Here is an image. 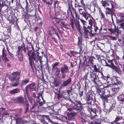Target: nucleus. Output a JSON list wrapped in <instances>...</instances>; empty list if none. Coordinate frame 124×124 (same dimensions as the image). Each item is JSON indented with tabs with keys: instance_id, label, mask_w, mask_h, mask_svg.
Instances as JSON below:
<instances>
[{
	"instance_id": "obj_1",
	"label": "nucleus",
	"mask_w": 124,
	"mask_h": 124,
	"mask_svg": "<svg viewBox=\"0 0 124 124\" xmlns=\"http://www.w3.org/2000/svg\"><path fill=\"white\" fill-rule=\"evenodd\" d=\"M31 54V51H29L28 53V55L29 56V60L30 66L31 68H32V64H34L33 60L35 62L36 64L38 65L39 62L41 63V57L39 56V54L38 52H37L36 53H35L34 52H33Z\"/></svg>"
},
{
	"instance_id": "obj_2",
	"label": "nucleus",
	"mask_w": 124,
	"mask_h": 124,
	"mask_svg": "<svg viewBox=\"0 0 124 124\" xmlns=\"http://www.w3.org/2000/svg\"><path fill=\"white\" fill-rule=\"evenodd\" d=\"M20 73L19 72H13L11 76L10 77V79L11 81L15 82L13 83L12 85L14 86H17L19 84L18 80L20 78Z\"/></svg>"
},
{
	"instance_id": "obj_3",
	"label": "nucleus",
	"mask_w": 124,
	"mask_h": 124,
	"mask_svg": "<svg viewBox=\"0 0 124 124\" xmlns=\"http://www.w3.org/2000/svg\"><path fill=\"white\" fill-rule=\"evenodd\" d=\"M104 61L106 63L105 65L106 66L111 68L113 69H117L116 68V67L114 65V63L116 65L118 64V61L116 60L115 59H113L109 61L108 62L109 64L107 63L105 61Z\"/></svg>"
},
{
	"instance_id": "obj_4",
	"label": "nucleus",
	"mask_w": 124,
	"mask_h": 124,
	"mask_svg": "<svg viewBox=\"0 0 124 124\" xmlns=\"http://www.w3.org/2000/svg\"><path fill=\"white\" fill-rule=\"evenodd\" d=\"M89 24L90 25V26H87V25H85L83 27V30L84 34L86 36H87L88 34V32H89L88 31V30L87 29H90L92 28V26L93 23V20L90 19L88 20Z\"/></svg>"
},
{
	"instance_id": "obj_5",
	"label": "nucleus",
	"mask_w": 124,
	"mask_h": 124,
	"mask_svg": "<svg viewBox=\"0 0 124 124\" xmlns=\"http://www.w3.org/2000/svg\"><path fill=\"white\" fill-rule=\"evenodd\" d=\"M36 86H35V84L34 83H33L31 84L30 85H29L26 87V91L27 94L28 93L29 90L31 91L36 90L35 89Z\"/></svg>"
},
{
	"instance_id": "obj_6",
	"label": "nucleus",
	"mask_w": 124,
	"mask_h": 124,
	"mask_svg": "<svg viewBox=\"0 0 124 124\" xmlns=\"http://www.w3.org/2000/svg\"><path fill=\"white\" fill-rule=\"evenodd\" d=\"M95 60L94 57L93 56H91L89 58L88 61L86 62V65L87 66H91L93 67L94 64H95L94 61Z\"/></svg>"
},
{
	"instance_id": "obj_7",
	"label": "nucleus",
	"mask_w": 124,
	"mask_h": 124,
	"mask_svg": "<svg viewBox=\"0 0 124 124\" xmlns=\"http://www.w3.org/2000/svg\"><path fill=\"white\" fill-rule=\"evenodd\" d=\"M112 82L113 84L112 85H117L121 87L123 85L122 83L121 82L118 81L116 77L113 78L112 81Z\"/></svg>"
},
{
	"instance_id": "obj_8",
	"label": "nucleus",
	"mask_w": 124,
	"mask_h": 124,
	"mask_svg": "<svg viewBox=\"0 0 124 124\" xmlns=\"http://www.w3.org/2000/svg\"><path fill=\"white\" fill-rule=\"evenodd\" d=\"M111 4L112 6V8L107 7L106 8V15L108 14L111 15L112 18V14L113 13L114 10L113 8V6L111 3Z\"/></svg>"
},
{
	"instance_id": "obj_9",
	"label": "nucleus",
	"mask_w": 124,
	"mask_h": 124,
	"mask_svg": "<svg viewBox=\"0 0 124 124\" xmlns=\"http://www.w3.org/2000/svg\"><path fill=\"white\" fill-rule=\"evenodd\" d=\"M74 21L76 27L77 29L80 34H82L83 33V31L81 28V26L80 25L79 22L78 21Z\"/></svg>"
},
{
	"instance_id": "obj_10",
	"label": "nucleus",
	"mask_w": 124,
	"mask_h": 124,
	"mask_svg": "<svg viewBox=\"0 0 124 124\" xmlns=\"http://www.w3.org/2000/svg\"><path fill=\"white\" fill-rule=\"evenodd\" d=\"M61 72L67 73L69 71V67L66 65H64L60 68Z\"/></svg>"
},
{
	"instance_id": "obj_11",
	"label": "nucleus",
	"mask_w": 124,
	"mask_h": 124,
	"mask_svg": "<svg viewBox=\"0 0 124 124\" xmlns=\"http://www.w3.org/2000/svg\"><path fill=\"white\" fill-rule=\"evenodd\" d=\"M6 50L3 48L2 50V59L4 61L7 62L8 61V60L7 57V54L6 52Z\"/></svg>"
},
{
	"instance_id": "obj_12",
	"label": "nucleus",
	"mask_w": 124,
	"mask_h": 124,
	"mask_svg": "<svg viewBox=\"0 0 124 124\" xmlns=\"http://www.w3.org/2000/svg\"><path fill=\"white\" fill-rule=\"evenodd\" d=\"M71 81V78H69L67 80L64 81L60 87H65L67 86L70 83Z\"/></svg>"
},
{
	"instance_id": "obj_13",
	"label": "nucleus",
	"mask_w": 124,
	"mask_h": 124,
	"mask_svg": "<svg viewBox=\"0 0 124 124\" xmlns=\"http://www.w3.org/2000/svg\"><path fill=\"white\" fill-rule=\"evenodd\" d=\"M105 96L102 97V99L104 100V101L106 100L107 99L108 97H112L113 94H110L109 90L107 89V92H105Z\"/></svg>"
},
{
	"instance_id": "obj_14",
	"label": "nucleus",
	"mask_w": 124,
	"mask_h": 124,
	"mask_svg": "<svg viewBox=\"0 0 124 124\" xmlns=\"http://www.w3.org/2000/svg\"><path fill=\"white\" fill-rule=\"evenodd\" d=\"M119 86L115 85H112V91L113 93L115 94L118 92L119 89Z\"/></svg>"
},
{
	"instance_id": "obj_15",
	"label": "nucleus",
	"mask_w": 124,
	"mask_h": 124,
	"mask_svg": "<svg viewBox=\"0 0 124 124\" xmlns=\"http://www.w3.org/2000/svg\"><path fill=\"white\" fill-rule=\"evenodd\" d=\"M16 100L18 103H21L22 104L24 103V99L23 97H18L16 98Z\"/></svg>"
},
{
	"instance_id": "obj_16",
	"label": "nucleus",
	"mask_w": 124,
	"mask_h": 124,
	"mask_svg": "<svg viewBox=\"0 0 124 124\" xmlns=\"http://www.w3.org/2000/svg\"><path fill=\"white\" fill-rule=\"evenodd\" d=\"M20 91V90L19 89L17 88L10 90V93L11 94H13L19 92Z\"/></svg>"
},
{
	"instance_id": "obj_17",
	"label": "nucleus",
	"mask_w": 124,
	"mask_h": 124,
	"mask_svg": "<svg viewBox=\"0 0 124 124\" xmlns=\"http://www.w3.org/2000/svg\"><path fill=\"white\" fill-rule=\"evenodd\" d=\"M101 2L102 4V6L104 7H106L107 6H108L109 5V3L107 1L102 0Z\"/></svg>"
},
{
	"instance_id": "obj_18",
	"label": "nucleus",
	"mask_w": 124,
	"mask_h": 124,
	"mask_svg": "<svg viewBox=\"0 0 124 124\" xmlns=\"http://www.w3.org/2000/svg\"><path fill=\"white\" fill-rule=\"evenodd\" d=\"M43 117L44 118H46V119L48 120L51 123L54 124H55V123L54 121L51 120L49 116L46 115H43Z\"/></svg>"
},
{
	"instance_id": "obj_19",
	"label": "nucleus",
	"mask_w": 124,
	"mask_h": 124,
	"mask_svg": "<svg viewBox=\"0 0 124 124\" xmlns=\"http://www.w3.org/2000/svg\"><path fill=\"white\" fill-rule=\"evenodd\" d=\"M121 18L119 19H118L117 21L118 23L124 22V14H121L120 15Z\"/></svg>"
},
{
	"instance_id": "obj_20",
	"label": "nucleus",
	"mask_w": 124,
	"mask_h": 124,
	"mask_svg": "<svg viewBox=\"0 0 124 124\" xmlns=\"http://www.w3.org/2000/svg\"><path fill=\"white\" fill-rule=\"evenodd\" d=\"M27 121L26 120H23L22 121L21 118L19 119L18 120H17L16 122V124H22L23 122L27 123Z\"/></svg>"
},
{
	"instance_id": "obj_21",
	"label": "nucleus",
	"mask_w": 124,
	"mask_h": 124,
	"mask_svg": "<svg viewBox=\"0 0 124 124\" xmlns=\"http://www.w3.org/2000/svg\"><path fill=\"white\" fill-rule=\"evenodd\" d=\"M29 81V79L28 78H27L24 79V80L22 81L21 83L22 85H26L28 83Z\"/></svg>"
},
{
	"instance_id": "obj_22",
	"label": "nucleus",
	"mask_w": 124,
	"mask_h": 124,
	"mask_svg": "<svg viewBox=\"0 0 124 124\" xmlns=\"http://www.w3.org/2000/svg\"><path fill=\"white\" fill-rule=\"evenodd\" d=\"M5 2L3 0H0V7L2 8L4 6L6 5Z\"/></svg>"
},
{
	"instance_id": "obj_23",
	"label": "nucleus",
	"mask_w": 124,
	"mask_h": 124,
	"mask_svg": "<svg viewBox=\"0 0 124 124\" xmlns=\"http://www.w3.org/2000/svg\"><path fill=\"white\" fill-rule=\"evenodd\" d=\"M25 105H26V108L25 109L24 112L25 114H26L27 113V112L28 111V110L29 108V105L28 102L25 101Z\"/></svg>"
},
{
	"instance_id": "obj_24",
	"label": "nucleus",
	"mask_w": 124,
	"mask_h": 124,
	"mask_svg": "<svg viewBox=\"0 0 124 124\" xmlns=\"http://www.w3.org/2000/svg\"><path fill=\"white\" fill-rule=\"evenodd\" d=\"M94 31L95 32V33H99L100 32V30L98 29V27L96 25L94 24Z\"/></svg>"
},
{
	"instance_id": "obj_25",
	"label": "nucleus",
	"mask_w": 124,
	"mask_h": 124,
	"mask_svg": "<svg viewBox=\"0 0 124 124\" xmlns=\"http://www.w3.org/2000/svg\"><path fill=\"white\" fill-rule=\"evenodd\" d=\"M18 57L19 60L21 62H22L23 60V56L21 53H19V52L18 54Z\"/></svg>"
},
{
	"instance_id": "obj_26",
	"label": "nucleus",
	"mask_w": 124,
	"mask_h": 124,
	"mask_svg": "<svg viewBox=\"0 0 124 124\" xmlns=\"http://www.w3.org/2000/svg\"><path fill=\"white\" fill-rule=\"evenodd\" d=\"M122 116H117L115 118V119L113 123H116L120 120H121L122 119Z\"/></svg>"
},
{
	"instance_id": "obj_27",
	"label": "nucleus",
	"mask_w": 124,
	"mask_h": 124,
	"mask_svg": "<svg viewBox=\"0 0 124 124\" xmlns=\"http://www.w3.org/2000/svg\"><path fill=\"white\" fill-rule=\"evenodd\" d=\"M107 38L108 39H110L112 40H116V38L115 37L110 35L107 36Z\"/></svg>"
},
{
	"instance_id": "obj_28",
	"label": "nucleus",
	"mask_w": 124,
	"mask_h": 124,
	"mask_svg": "<svg viewBox=\"0 0 124 124\" xmlns=\"http://www.w3.org/2000/svg\"><path fill=\"white\" fill-rule=\"evenodd\" d=\"M26 5L25 7L26 10V11H28L29 9V8L30 6V5L27 2V0H26Z\"/></svg>"
},
{
	"instance_id": "obj_29",
	"label": "nucleus",
	"mask_w": 124,
	"mask_h": 124,
	"mask_svg": "<svg viewBox=\"0 0 124 124\" xmlns=\"http://www.w3.org/2000/svg\"><path fill=\"white\" fill-rule=\"evenodd\" d=\"M115 103H113L110 106V108L109 109L108 113H109L112 111V110L115 108Z\"/></svg>"
},
{
	"instance_id": "obj_30",
	"label": "nucleus",
	"mask_w": 124,
	"mask_h": 124,
	"mask_svg": "<svg viewBox=\"0 0 124 124\" xmlns=\"http://www.w3.org/2000/svg\"><path fill=\"white\" fill-rule=\"evenodd\" d=\"M76 115V113L73 112H71L70 113L67 114L68 116L69 117L70 116H73Z\"/></svg>"
},
{
	"instance_id": "obj_31",
	"label": "nucleus",
	"mask_w": 124,
	"mask_h": 124,
	"mask_svg": "<svg viewBox=\"0 0 124 124\" xmlns=\"http://www.w3.org/2000/svg\"><path fill=\"white\" fill-rule=\"evenodd\" d=\"M96 108H93V109H92V112L91 113H93L94 114H92V115L93 116H96Z\"/></svg>"
},
{
	"instance_id": "obj_32",
	"label": "nucleus",
	"mask_w": 124,
	"mask_h": 124,
	"mask_svg": "<svg viewBox=\"0 0 124 124\" xmlns=\"http://www.w3.org/2000/svg\"><path fill=\"white\" fill-rule=\"evenodd\" d=\"M79 20H80L81 22H82V23L83 25V27L85 25L86 26V25H87L86 23H87L86 22V21H84V20L81 19L80 18L79 19Z\"/></svg>"
},
{
	"instance_id": "obj_33",
	"label": "nucleus",
	"mask_w": 124,
	"mask_h": 124,
	"mask_svg": "<svg viewBox=\"0 0 124 124\" xmlns=\"http://www.w3.org/2000/svg\"><path fill=\"white\" fill-rule=\"evenodd\" d=\"M59 83V81L57 80H55L54 81V84L55 86H58Z\"/></svg>"
},
{
	"instance_id": "obj_34",
	"label": "nucleus",
	"mask_w": 124,
	"mask_h": 124,
	"mask_svg": "<svg viewBox=\"0 0 124 124\" xmlns=\"http://www.w3.org/2000/svg\"><path fill=\"white\" fill-rule=\"evenodd\" d=\"M60 69L55 70V75L56 76H58V75L60 74Z\"/></svg>"
},
{
	"instance_id": "obj_35",
	"label": "nucleus",
	"mask_w": 124,
	"mask_h": 124,
	"mask_svg": "<svg viewBox=\"0 0 124 124\" xmlns=\"http://www.w3.org/2000/svg\"><path fill=\"white\" fill-rule=\"evenodd\" d=\"M41 98H42V99L43 100V101L40 102L39 101H38V102H39V105L40 106H41V105H42L44 104L45 103V102L44 101L43 97L42 96H41Z\"/></svg>"
},
{
	"instance_id": "obj_36",
	"label": "nucleus",
	"mask_w": 124,
	"mask_h": 124,
	"mask_svg": "<svg viewBox=\"0 0 124 124\" xmlns=\"http://www.w3.org/2000/svg\"><path fill=\"white\" fill-rule=\"evenodd\" d=\"M108 30L110 32L111 34L114 33L116 31L115 29H109Z\"/></svg>"
},
{
	"instance_id": "obj_37",
	"label": "nucleus",
	"mask_w": 124,
	"mask_h": 124,
	"mask_svg": "<svg viewBox=\"0 0 124 124\" xmlns=\"http://www.w3.org/2000/svg\"><path fill=\"white\" fill-rule=\"evenodd\" d=\"M70 23L71 25L72 29H74V24L73 21L72 19H71L70 21Z\"/></svg>"
},
{
	"instance_id": "obj_38",
	"label": "nucleus",
	"mask_w": 124,
	"mask_h": 124,
	"mask_svg": "<svg viewBox=\"0 0 124 124\" xmlns=\"http://www.w3.org/2000/svg\"><path fill=\"white\" fill-rule=\"evenodd\" d=\"M82 44V39L81 38H78V46L79 45L80 46V45H81Z\"/></svg>"
},
{
	"instance_id": "obj_39",
	"label": "nucleus",
	"mask_w": 124,
	"mask_h": 124,
	"mask_svg": "<svg viewBox=\"0 0 124 124\" xmlns=\"http://www.w3.org/2000/svg\"><path fill=\"white\" fill-rule=\"evenodd\" d=\"M72 87H71L70 88V90H67V96H70V94L69 93L71 92H72Z\"/></svg>"
},
{
	"instance_id": "obj_40",
	"label": "nucleus",
	"mask_w": 124,
	"mask_h": 124,
	"mask_svg": "<svg viewBox=\"0 0 124 124\" xmlns=\"http://www.w3.org/2000/svg\"><path fill=\"white\" fill-rule=\"evenodd\" d=\"M122 22L119 24V25L120 26V27L119 28H122L124 30V22Z\"/></svg>"
},
{
	"instance_id": "obj_41",
	"label": "nucleus",
	"mask_w": 124,
	"mask_h": 124,
	"mask_svg": "<svg viewBox=\"0 0 124 124\" xmlns=\"http://www.w3.org/2000/svg\"><path fill=\"white\" fill-rule=\"evenodd\" d=\"M27 94V95L28 96V98L30 101V102L31 104H32V103L33 101V100L32 98L30 97V96H28V93Z\"/></svg>"
},
{
	"instance_id": "obj_42",
	"label": "nucleus",
	"mask_w": 124,
	"mask_h": 124,
	"mask_svg": "<svg viewBox=\"0 0 124 124\" xmlns=\"http://www.w3.org/2000/svg\"><path fill=\"white\" fill-rule=\"evenodd\" d=\"M92 67H93L94 68V70L95 71L97 72L98 71V69L96 67V65L94 64Z\"/></svg>"
},
{
	"instance_id": "obj_43",
	"label": "nucleus",
	"mask_w": 124,
	"mask_h": 124,
	"mask_svg": "<svg viewBox=\"0 0 124 124\" xmlns=\"http://www.w3.org/2000/svg\"><path fill=\"white\" fill-rule=\"evenodd\" d=\"M62 73V78L63 79L65 78L66 75L65 73H64L63 72H61Z\"/></svg>"
},
{
	"instance_id": "obj_44",
	"label": "nucleus",
	"mask_w": 124,
	"mask_h": 124,
	"mask_svg": "<svg viewBox=\"0 0 124 124\" xmlns=\"http://www.w3.org/2000/svg\"><path fill=\"white\" fill-rule=\"evenodd\" d=\"M91 98L90 97V96L89 95H88L86 97V99L88 101H90L91 100Z\"/></svg>"
},
{
	"instance_id": "obj_45",
	"label": "nucleus",
	"mask_w": 124,
	"mask_h": 124,
	"mask_svg": "<svg viewBox=\"0 0 124 124\" xmlns=\"http://www.w3.org/2000/svg\"><path fill=\"white\" fill-rule=\"evenodd\" d=\"M82 15L83 17H84L86 19V16H87V14L85 13V12H83L82 13V14H81Z\"/></svg>"
},
{
	"instance_id": "obj_46",
	"label": "nucleus",
	"mask_w": 124,
	"mask_h": 124,
	"mask_svg": "<svg viewBox=\"0 0 124 124\" xmlns=\"http://www.w3.org/2000/svg\"><path fill=\"white\" fill-rule=\"evenodd\" d=\"M78 104L77 105V106L78 108H80L81 106V103L80 101H77Z\"/></svg>"
},
{
	"instance_id": "obj_47",
	"label": "nucleus",
	"mask_w": 124,
	"mask_h": 124,
	"mask_svg": "<svg viewBox=\"0 0 124 124\" xmlns=\"http://www.w3.org/2000/svg\"><path fill=\"white\" fill-rule=\"evenodd\" d=\"M104 88V90H105V88H106L107 89H110L111 88V87L109 85H107L106 86H105V85L103 86Z\"/></svg>"
},
{
	"instance_id": "obj_48",
	"label": "nucleus",
	"mask_w": 124,
	"mask_h": 124,
	"mask_svg": "<svg viewBox=\"0 0 124 124\" xmlns=\"http://www.w3.org/2000/svg\"><path fill=\"white\" fill-rule=\"evenodd\" d=\"M101 18H103V19H104L105 18V16H104V14L102 13V11H101Z\"/></svg>"
},
{
	"instance_id": "obj_49",
	"label": "nucleus",
	"mask_w": 124,
	"mask_h": 124,
	"mask_svg": "<svg viewBox=\"0 0 124 124\" xmlns=\"http://www.w3.org/2000/svg\"><path fill=\"white\" fill-rule=\"evenodd\" d=\"M60 69L59 68H58L57 66L53 67L52 69L53 70H55Z\"/></svg>"
},
{
	"instance_id": "obj_50",
	"label": "nucleus",
	"mask_w": 124,
	"mask_h": 124,
	"mask_svg": "<svg viewBox=\"0 0 124 124\" xmlns=\"http://www.w3.org/2000/svg\"><path fill=\"white\" fill-rule=\"evenodd\" d=\"M64 98L66 100H68L69 101H71V103H72L73 102L71 100V99L69 98Z\"/></svg>"
},
{
	"instance_id": "obj_51",
	"label": "nucleus",
	"mask_w": 124,
	"mask_h": 124,
	"mask_svg": "<svg viewBox=\"0 0 124 124\" xmlns=\"http://www.w3.org/2000/svg\"><path fill=\"white\" fill-rule=\"evenodd\" d=\"M87 77V74H85L83 77V79H84L85 80L86 79Z\"/></svg>"
},
{
	"instance_id": "obj_52",
	"label": "nucleus",
	"mask_w": 124,
	"mask_h": 124,
	"mask_svg": "<svg viewBox=\"0 0 124 124\" xmlns=\"http://www.w3.org/2000/svg\"><path fill=\"white\" fill-rule=\"evenodd\" d=\"M45 3H46V4H47L48 5H52V2H50L49 1H48L47 2V1H46V2H45Z\"/></svg>"
},
{
	"instance_id": "obj_53",
	"label": "nucleus",
	"mask_w": 124,
	"mask_h": 124,
	"mask_svg": "<svg viewBox=\"0 0 124 124\" xmlns=\"http://www.w3.org/2000/svg\"><path fill=\"white\" fill-rule=\"evenodd\" d=\"M59 64V63L58 62H57L55 63L54 65L53 66V67H54V66H57Z\"/></svg>"
},
{
	"instance_id": "obj_54",
	"label": "nucleus",
	"mask_w": 124,
	"mask_h": 124,
	"mask_svg": "<svg viewBox=\"0 0 124 124\" xmlns=\"http://www.w3.org/2000/svg\"><path fill=\"white\" fill-rule=\"evenodd\" d=\"M82 9H79V12L80 14H82L83 12L82 11Z\"/></svg>"
},
{
	"instance_id": "obj_55",
	"label": "nucleus",
	"mask_w": 124,
	"mask_h": 124,
	"mask_svg": "<svg viewBox=\"0 0 124 124\" xmlns=\"http://www.w3.org/2000/svg\"><path fill=\"white\" fill-rule=\"evenodd\" d=\"M62 97V96L61 95L59 94L57 95V98L59 99L61 98Z\"/></svg>"
},
{
	"instance_id": "obj_56",
	"label": "nucleus",
	"mask_w": 124,
	"mask_h": 124,
	"mask_svg": "<svg viewBox=\"0 0 124 124\" xmlns=\"http://www.w3.org/2000/svg\"><path fill=\"white\" fill-rule=\"evenodd\" d=\"M58 1H56L54 2V8H55L56 7V4L58 3Z\"/></svg>"
},
{
	"instance_id": "obj_57",
	"label": "nucleus",
	"mask_w": 124,
	"mask_h": 124,
	"mask_svg": "<svg viewBox=\"0 0 124 124\" xmlns=\"http://www.w3.org/2000/svg\"><path fill=\"white\" fill-rule=\"evenodd\" d=\"M114 57V58H115L116 59V60L117 61H118V60L119 59V57L116 55Z\"/></svg>"
},
{
	"instance_id": "obj_58",
	"label": "nucleus",
	"mask_w": 124,
	"mask_h": 124,
	"mask_svg": "<svg viewBox=\"0 0 124 124\" xmlns=\"http://www.w3.org/2000/svg\"><path fill=\"white\" fill-rule=\"evenodd\" d=\"M36 103L34 104L33 105V106H32V108H31V110L33 109L36 106Z\"/></svg>"
},
{
	"instance_id": "obj_59",
	"label": "nucleus",
	"mask_w": 124,
	"mask_h": 124,
	"mask_svg": "<svg viewBox=\"0 0 124 124\" xmlns=\"http://www.w3.org/2000/svg\"><path fill=\"white\" fill-rule=\"evenodd\" d=\"M55 21L56 23H59L60 22V20L59 19H56Z\"/></svg>"
},
{
	"instance_id": "obj_60",
	"label": "nucleus",
	"mask_w": 124,
	"mask_h": 124,
	"mask_svg": "<svg viewBox=\"0 0 124 124\" xmlns=\"http://www.w3.org/2000/svg\"><path fill=\"white\" fill-rule=\"evenodd\" d=\"M94 124H102L101 123L95 121L94 122Z\"/></svg>"
},
{
	"instance_id": "obj_61",
	"label": "nucleus",
	"mask_w": 124,
	"mask_h": 124,
	"mask_svg": "<svg viewBox=\"0 0 124 124\" xmlns=\"http://www.w3.org/2000/svg\"><path fill=\"white\" fill-rule=\"evenodd\" d=\"M81 121L83 123H85L86 122V121L84 119H82Z\"/></svg>"
},
{
	"instance_id": "obj_62",
	"label": "nucleus",
	"mask_w": 124,
	"mask_h": 124,
	"mask_svg": "<svg viewBox=\"0 0 124 124\" xmlns=\"http://www.w3.org/2000/svg\"><path fill=\"white\" fill-rule=\"evenodd\" d=\"M94 75V74L93 73H91L90 74V76L91 77V78L93 77Z\"/></svg>"
},
{
	"instance_id": "obj_63",
	"label": "nucleus",
	"mask_w": 124,
	"mask_h": 124,
	"mask_svg": "<svg viewBox=\"0 0 124 124\" xmlns=\"http://www.w3.org/2000/svg\"><path fill=\"white\" fill-rule=\"evenodd\" d=\"M79 95L80 97L82 96L83 95V92L81 91L79 93Z\"/></svg>"
},
{
	"instance_id": "obj_64",
	"label": "nucleus",
	"mask_w": 124,
	"mask_h": 124,
	"mask_svg": "<svg viewBox=\"0 0 124 124\" xmlns=\"http://www.w3.org/2000/svg\"><path fill=\"white\" fill-rule=\"evenodd\" d=\"M121 68L123 70L124 72V64H123L121 66Z\"/></svg>"
}]
</instances>
